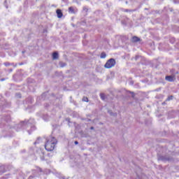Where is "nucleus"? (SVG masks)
<instances>
[{
	"label": "nucleus",
	"mask_w": 179,
	"mask_h": 179,
	"mask_svg": "<svg viewBox=\"0 0 179 179\" xmlns=\"http://www.w3.org/2000/svg\"><path fill=\"white\" fill-rule=\"evenodd\" d=\"M57 139L54 137H49L46 140L45 144V148L48 152H52L55 149V145H57Z\"/></svg>",
	"instance_id": "f257e3e1"
},
{
	"label": "nucleus",
	"mask_w": 179,
	"mask_h": 179,
	"mask_svg": "<svg viewBox=\"0 0 179 179\" xmlns=\"http://www.w3.org/2000/svg\"><path fill=\"white\" fill-rule=\"evenodd\" d=\"M113 66H115V59H108L104 65V68L106 69H110Z\"/></svg>",
	"instance_id": "f03ea898"
},
{
	"label": "nucleus",
	"mask_w": 179,
	"mask_h": 179,
	"mask_svg": "<svg viewBox=\"0 0 179 179\" xmlns=\"http://www.w3.org/2000/svg\"><path fill=\"white\" fill-rule=\"evenodd\" d=\"M33 122H34V120L30 119L28 121H25L23 122L24 125L27 127V129L29 128V127L31 128V131H34L36 129V127L34 125H33Z\"/></svg>",
	"instance_id": "7ed1b4c3"
},
{
	"label": "nucleus",
	"mask_w": 179,
	"mask_h": 179,
	"mask_svg": "<svg viewBox=\"0 0 179 179\" xmlns=\"http://www.w3.org/2000/svg\"><path fill=\"white\" fill-rule=\"evenodd\" d=\"M165 79L168 82H174V80H176V77L174 76H167Z\"/></svg>",
	"instance_id": "20e7f679"
},
{
	"label": "nucleus",
	"mask_w": 179,
	"mask_h": 179,
	"mask_svg": "<svg viewBox=\"0 0 179 179\" xmlns=\"http://www.w3.org/2000/svg\"><path fill=\"white\" fill-rule=\"evenodd\" d=\"M56 13H57V17H59V19H61V17H62V16H64V14H62V11L59 9L57 10Z\"/></svg>",
	"instance_id": "39448f33"
},
{
	"label": "nucleus",
	"mask_w": 179,
	"mask_h": 179,
	"mask_svg": "<svg viewBox=\"0 0 179 179\" xmlns=\"http://www.w3.org/2000/svg\"><path fill=\"white\" fill-rule=\"evenodd\" d=\"M137 177L139 179H146V176L143 173H137Z\"/></svg>",
	"instance_id": "423d86ee"
},
{
	"label": "nucleus",
	"mask_w": 179,
	"mask_h": 179,
	"mask_svg": "<svg viewBox=\"0 0 179 179\" xmlns=\"http://www.w3.org/2000/svg\"><path fill=\"white\" fill-rule=\"evenodd\" d=\"M69 13L71 14H74V13H76V11L75 10V8L73 7H69Z\"/></svg>",
	"instance_id": "0eeeda50"
},
{
	"label": "nucleus",
	"mask_w": 179,
	"mask_h": 179,
	"mask_svg": "<svg viewBox=\"0 0 179 179\" xmlns=\"http://www.w3.org/2000/svg\"><path fill=\"white\" fill-rule=\"evenodd\" d=\"M52 59H58V52H53Z\"/></svg>",
	"instance_id": "6e6552de"
},
{
	"label": "nucleus",
	"mask_w": 179,
	"mask_h": 179,
	"mask_svg": "<svg viewBox=\"0 0 179 179\" xmlns=\"http://www.w3.org/2000/svg\"><path fill=\"white\" fill-rule=\"evenodd\" d=\"M59 65L61 68H64V66H66V63H64V62H60L59 63Z\"/></svg>",
	"instance_id": "1a4fd4ad"
},
{
	"label": "nucleus",
	"mask_w": 179,
	"mask_h": 179,
	"mask_svg": "<svg viewBox=\"0 0 179 179\" xmlns=\"http://www.w3.org/2000/svg\"><path fill=\"white\" fill-rule=\"evenodd\" d=\"M106 57H107V55L106 54V52H103L101 54L100 57H101V59H104V58H106Z\"/></svg>",
	"instance_id": "9d476101"
},
{
	"label": "nucleus",
	"mask_w": 179,
	"mask_h": 179,
	"mask_svg": "<svg viewBox=\"0 0 179 179\" xmlns=\"http://www.w3.org/2000/svg\"><path fill=\"white\" fill-rule=\"evenodd\" d=\"M100 97L102 100H106V95L104 94H101Z\"/></svg>",
	"instance_id": "9b49d317"
},
{
	"label": "nucleus",
	"mask_w": 179,
	"mask_h": 179,
	"mask_svg": "<svg viewBox=\"0 0 179 179\" xmlns=\"http://www.w3.org/2000/svg\"><path fill=\"white\" fill-rule=\"evenodd\" d=\"M168 101H170V100H173V96H169L167 99Z\"/></svg>",
	"instance_id": "f8f14e48"
},
{
	"label": "nucleus",
	"mask_w": 179,
	"mask_h": 179,
	"mask_svg": "<svg viewBox=\"0 0 179 179\" xmlns=\"http://www.w3.org/2000/svg\"><path fill=\"white\" fill-rule=\"evenodd\" d=\"M83 101H89V99H87V97H83Z\"/></svg>",
	"instance_id": "ddd939ff"
},
{
	"label": "nucleus",
	"mask_w": 179,
	"mask_h": 179,
	"mask_svg": "<svg viewBox=\"0 0 179 179\" xmlns=\"http://www.w3.org/2000/svg\"><path fill=\"white\" fill-rule=\"evenodd\" d=\"M141 39L139 38H138L137 36H135V42L138 43V41H139Z\"/></svg>",
	"instance_id": "4468645a"
},
{
	"label": "nucleus",
	"mask_w": 179,
	"mask_h": 179,
	"mask_svg": "<svg viewBox=\"0 0 179 179\" xmlns=\"http://www.w3.org/2000/svg\"><path fill=\"white\" fill-rule=\"evenodd\" d=\"M129 93L131 95V97H134L135 94H134V92H129Z\"/></svg>",
	"instance_id": "2eb2a0df"
},
{
	"label": "nucleus",
	"mask_w": 179,
	"mask_h": 179,
	"mask_svg": "<svg viewBox=\"0 0 179 179\" xmlns=\"http://www.w3.org/2000/svg\"><path fill=\"white\" fill-rule=\"evenodd\" d=\"M9 120H10V116H8L7 117V119H6V120L8 122V121H9Z\"/></svg>",
	"instance_id": "dca6fc26"
},
{
	"label": "nucleus",
	"mask_w": 179,
	"mask_h": 179,
	"mask_svg": "<svg viewBox=\"0 0 179 179\" xmlns=\"http://www.w3.org/2000/svg\"><path fill=\"white\" fill-rule=\"evenodd\" d=\"M83 10H85V12H87V8L86 7H83Z\"/></svg>",
	"instance_id": "f3484780"
},
{
	"label": "nucleus",
	"mask_w": 179,
	"mask_h": 179,
	"mask_svg": "<svg viewBox=\"0 0 179 179\" xmlns=\"http://www.w3.org/2000/svg\"><path fill=\"white\" fill-rule=\"evenodd\" d=\"M41 160H44V155H43L42 157H41Z\"/></svg>",
	"instance_id": "a211bd4d"
},
{
	"label": "nucleus",
	"mask_w": 179,
	"mask_h": 179,
	"mask_svg": "<svg viewBox=\"0 0 179 179\" xmlns=\"http://www.w3.org/2000/svg\"><path fill=\"white\" fill-rule=\"evenodd\" d=\"M132 41H133V43L135 41V36L132 37Z\"/></svg>",
	"instance_id": "6ab92c4d"
},
{
	"label": "nucleus",
	"mask_w": 179,
	"mask_h": 179,
	"mask_svg": "<svg viewBox=\"0 0 179 179\" xmlns=\"http://www.w3.org/2000/svg\"><path fill=\"white\" fill-rule=\"evenodd\" d=\"M74 143H75V145H79V142H78V141H75Z\"/></svg>",
	"instance_id": "aec40b11"
},
{
	"label": "nucleus",
	"mask_w": 179,
	"mask_h": 179,
	"mask_svg": "<svg viewBox=\"0 0 179 179\" xmlns=\"http://www.w3.org/2000/svg\"><path fill=\"white\" fill-rule=\"evenodd\" d=\"M4 169V166H1L0 170H3Z\"/></svg>",
	"instance_id": "412c9836"
},
{
	"label": "nucleus",
	"mask_w": 179,
	"mask_h": 179,
	"mask_svg": "<svg viewBox=\"0 0 179 179\" xmlns=\"http://www.w3.org/2000/svg\"><path fill=\"white\" fill-rule=\"evenodd\" d=\"M8 65H9L8 63H6V64H5V66H8Z\"/></svg>",
	"instance_id": "4be33fe9"
},
{
	"label": "nucleus",
	"mask_w": 179,
	"mask_h": 179,
	"mask_svg": "<svg viewBox=\"0 0 179 179\" xmlns=\"http://www.w3.org/2000/svg\"><path fill=\"white\" fill-rule=\"evenodd\" d=\"M3 80H5V78L1 79V82H3Z\"/></svg>",
	"instance_id": "5701e85b"
},
{
	"label": "nucleus",
	"mask_w": 179,
	"mask_h": 179,
	"mask_svg": "<svg viewBox=\"0 0 179 179\" xmlns=\"http://www.w3.org/2000/svg\"><path fill=\"white\" fill-rule=\"evenodd\" d=\"M90 129H94V127H90Z\"/></svg>",
	"instance_id": "b1692460"
},
{
	"label": "nucleus",
	"mask_w": 179,
	"mask_h": 179,
	"mask_svg": "<svg viewBox=\"0 0 179 179\" xmlns=\"http://www.w3.org/2000/svg\"><path fill=\"white\" fill-rule=\"evenodd\" d=\"M129 10L127 9L124 10V12H129Z\"/></svg>",
	"instance_id": "393cba45"
},
{
	"label": "nucleus",
	"mask_w": 179,
	"mask_h": 179,
	"mask_svg": "<svg viewBox=\"0 0 179 179\" xmlns=\"http://www.w3.org/2000/svg\"><path fill=\"white\" fill-rule=\"evenodd\" d=\"M1 173H5V170L2 171L0 173V174H1Z\"/></svg>",
	"instance_id": "a878e982"
},
{
	"label": "nucleus",
	"mask_w": 179,
	"mask_h": 179,
	"mask_svg": "<svg viewBox=\"0 0 179 179\" xmlns=\"http://www.w3.org/2000/svg\"><path fill=\"white\" fill-rule=\"evenodd\" d=\"M33 178V176H29V179Z\"/></svg>",
	"instance_id": "bb28decb"
},
{
	"label": "nucleus",
	"mask_w": 179,
	"mask_h": 179,
	"mask_svg": "<svg viewBox=\"0 0 179 179\" xmlns=\"http://www.w3.org/2000/svg\"><path fill=\"white\" fill-rule=\"evenodd\" d=\"M130 12H134V10H130Z\"/></svg>",
	"instance_id": "cd10ccee"
},
{
	"label": "nucleus",
	"mask_w": 179,
	"mask_h": 179,
	"mask_svg": "<svg viewBox=\"0 0 179 179\" xmlns=\"http://www.w3.org/2000/svg\"><path fill=\"white\" fill-rule=\"evenodd\" d=\"M22 54H24V51H22Z\"/></svg>",
	"instance_id": "c85d7f7f"
},
{
	"label": "nucleus",
	"mask_w": 179,
	"mask_h": 179,
	"mask_svg": "<svg viewBox=\"0 0 179 179\" xmlns=\"http://www.w3.org/2000/svg\"><path fill=\"white\" fill-rule=\"evenodd\" d=\"M36 143H37V142H35V143H34V145H36Z\"/></svg>",
	"instance_id": "c756f323"
},
{
	"label": "nucleus",
	"mask_w": 179,
	"mask_h": 179,
	"mask_svg": "<svg viewBox=\"0 0 179 179\" xmlns=\"http://www.w3.org/2000/svg\"><path fill=\"white\" fill-rule=\"evenodd\" d=\"M126 3H128V1H126Z\"/></svg>",
	"instance_id": "7c9ffc66"
},
{
	"label": "nucleus",
	"mask_w": 179,
	"mask_h": 179,
	"mask_svg": "<svg viewBox=\"0 0 179 179\" xmlns=\"http://www.w3.org/2000/svg\"><path fill=\"white\" fill-rule=\"evenodd\" d=\"M10 72H12V69L10 70Z\"/></svg>",
	"instance_id": "2f4dec72"
},
{
	"label": "nucleus",
	"mask_w": 179,
	"mask_h": 179,
	"mask_svg": "<svg viewBox=\"0 0 179 179\" xmlns=\"http://www.w3.org/2000/svg\"><path fill=\"white\" fill-rule=\"evenodd\" d=\"M27 131H28V132H29V129H27Z\"/></svg>",
	"instance_id": "473e14b6"
},
{
	"label": "nucleus",
	"mask_w": 179,
	"mask_h": 179,
	"mask_svg": "<svg viewBox=\"0 0 179 179\" xmlns=\"http://www.w3.org/2000/svg\"><path fill=\"white\" fill-rule=\"evenodd\" d=\"M87 1H89V0H87Z\"/></svg>",
	"instance_id": "72a5a7b5"
}]
</instances>
